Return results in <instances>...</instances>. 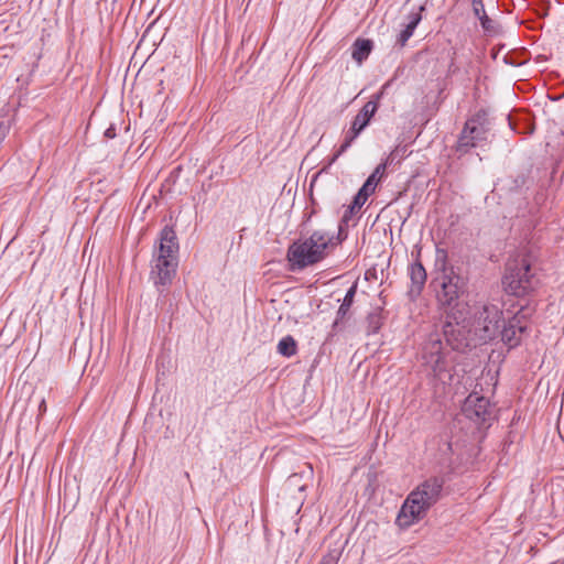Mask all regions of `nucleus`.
Masks as SVG:
<instances>
[{
  "mask_svg": "<svg viewBox=\"0 0 564 564\" xmlns=\"http://www.w3.org/2000/svg\"><path fill=\"white\" fill-rule=\"evenodd\" d=\"M468 311H446L442 333L446 340L444 345L437 334H432L422 348V366L430 376L442 383L452 380L455 365L453 351H464L470 346Z\"/></svg>",
  "mask_w": 564,
  "mask_h": 564,
  "instance_id": "obj_1",
  "label": "nucleus"
},
{
  "mask_svg": "<svg viewBox=\"0 0 564 564\" xmlns=\"http://www.w3.org/2000/svg\"><path fill=\"white\" fill-rule=\"evenodd\" d=\"M341 226L337 236L324 230H315L308 238L292 242L286 252L291 269L293 271L303 270L323 261L329 247L337 246L346 239V235L341 237Z\"/></svg>",
  "mask_w": 564,
  "mask_h": 564,
  "instance_id": "obj_2",
  "label": "nucleus"
},
{
  "mask_svg": "<svg viewBox=\"0 0 564 564\" xmlns=\"http://www.w3.org/2000/svg\"><path fill=\"white\" fill-rule=\"evenodd\" d=\"M444 480L430 477L414 488L404 500L397 517L400 528H409L423 519L427 511L440 500Z\"/></svg>",
  "mask_w": 564,
  "mask_h": 564,
  "instance_id": "obj_3",
  "label": "nucleus"
},
{
  "mask_svg": "<svg viewBox=\"0 0 564 564\" xmlns=\"http://www.w3.org/2000/svg\"><path fill=\"white\" fill-rule=\"evenodd\" d=\"M446 257L444 250H437L436 265H440V272L432 281L436 291V300L444 313L456 308L468 311L467 304L459 301L465 291L464 279L455 272L453 267H447Z\"/></svg>",
  "mask_w": 564,
  "mask_h": 564,
  "instance_id": "obj_4",
  "label": "nucleus"
},
{
  "mask_svg": "<svg viewBox=\"0 0 564 564\" xmlns=\"http://www.w3.org/2000/svg\"><path fill=\"white\" fill-rule=\"evenodd\" d=\"M538 280L527 256H517L506 264L502 285L507 293L523 296L535 288Z\"/></svg>",
  "mask_w": 564,
  "mask_h": 564,
  "instance_id": "obj_5",
  "label": "nucleus"
},
{
  "mask_svg": "<svg viewBox=\"0 0 564 564\" xmlns=\"http://www.w3.org/2000/svg\"><path fill=\"white\" fill-rule=\"evenodd\" d=\"M502 308L492 303H486L476 307L473 316V332L482 343H488L499 336L503 324Z\"/></svg>",
  "mask_w": 564,
  "mask_h": 564,
  "instance_id": "obj_6",
  "label": "nucleus"
},
{
  "mask_svg": "<svg viewBox=\"0 0 564 564\" xmlns=\"http://www.w3.org/2000/svg\"><path fill=\"white\" fill-rule=\"evenodd\" d=\"M462 411L467 419L478 424L486 423L494 417V406L489 400L477 393H471L465 399Z\"/></svg>",
  "mask_w": 564,
  "mask_h": 564,
  "instance_id": "obj_7",
  "label": "nucleus"
},
{
  "mask_svg": "<svg viewBox=\"0 0 564 564\" xmlns=\"http://www.w3.org/2000/svg\"><path fill=\"white\" fill-rule=\"evenodd\" d=\"M523 317L520 311L509 318L508 322L503 319L499 335L502 343L509 348L517 347L521 341V334L527 330V325L522 322Z\"/></svg>",
  "mask_w": 564,
  "mask_h": 564,
  "instance_id": "obj_8",
  "label": "nucleus"
},
{
  "mask_svg": "<svg viewBox=\"0 0 564 564\" xmlns=\"http://www.w3.org/2000/svg\"><path fill=\"white\" fill-rule=\"evenodd\" d=\"M177 267V257H167L159 253L152 273L155 274L154 283L165 286L172 282Z\"/></svg>",
  "mask_w": 564,
  "mask_h": 564,
  "instance_id": "obj_9",
  "label": "nucleus"
},
{
  "mask_svg": "<svg viewBox=\"0 0 564 564\" xmlns=\"http://www.w3.org/2000/svg\"><path fill=\"white\" fill-rule=\"evenodd\" d=\"M386 86L387 85H384L382 89H384ZM382 95L383 90L375 94L370 98V100L367 101L360 109V111L355 116V118L351 121V126L355 128V130H359L361 132L369 124L371 118L378 110L379 100L381 99Z\"/></svg>",
  "mask_w": 564,
  "mask_h": 564,
  "instance_id": "obj_10",
  "label": "nucleus"
},
{
  "mask_svg": "<svg viewBox=\"0 0 564 564\" xmlns=\"http://www.w3.org/2000/svg\"><path fill=\"white\" fill-rule=\"evenodd\" d=\"M466 133H469L474 138V142L478 147H481L487 141L489 134V128L486 123L485 115L477 113L469 118L465 122Z\"/></svg>",
  "mask_w": 564,
  "mask_h": 564,
  "instance_id": "obj_11",
  "label": "nucleus"
},
{
  "mask_svg": "<svg viewBox=\"0 0 564 564\" xmlns=\"http://www.w3.org/2000/svg\"><path fill=\"white\" fill-rule=\"evenodd\" d=\"M408 274L411 280L409 296L414 300L422 293L427 279V274L423 264L419 260L409 265Z\"/></svg>",
  "mask_w": 564,
  "mask_h": 564,
  "instance_id": "obj_12",
  "label": "nucleus"
},
{
  "mask_svg": "<svg viewBox=\"0 0 564 564\" xmlns=\"http://www.w3.org/2000/svg\"><path fill=\"white\" fill-rule=\"evenodd\" d=\"M178 240L176 232L172 226H165L160 232L159 253L167 257H177Z\"/></svg>",
  "mask_w": 564,
  "mask_h": 564,
  "instance_id": "obj_13",
  "label": "nucleus"
},
{
  "mask_svg": "<svg viewBox=\"0 0 564 564\" xmlns=\"http://www.w3.org/2000/svg\"><path fill=\"white\" fill-rule=\"evenodd\" d=\"M373 47V43L368 39H357L351 47V57L359 64L368 58Z\"/></svg>",
  "mask_w": 564,
  "mask_h": 564,
  "instance_id": "obj_14",
  "label": "nucleus"
},
{
  "mask_svg": "<svg viewBox=\"0 0 564 564\" xmlns=\"http://www.w3.org/2000/svg\"><path fill=\"white\" fill-rule=\"evenodd\" d=\"M384 316L381 307H375L366 317V333L367 335L377 334L383 325Z\"/></svg>",
  "mask_w": 564,
  "mask_h": 564,
  "instance_id": "obj_15",
  "label": "nucleus"
},
{
  "mask_svg": "<svg viewBox=\"0 0 564 564\" xmlns=\"http://www.w3.org/2000/svg\"><path fill=\"white\" fill-rule=\"evenodd\" d=\"M357 292V283H354L346 292L345 297L343 299V302L337 311V316L334 322V326H337L340 319L345 318L347 315L350 306L354 303V299Z\"/></svg>",
  "mask_w": 564,
  "mask_h": 564,
  "instance_id": "obj_16",
  "label": "nucleus"
},
{
  "mask_svg": "<svg viewBox=\"0 0 564 564\" xmlns=\"http://www.w3.org/2000/svg\"><path fill=\"white\" fill-rule=\"evenodd\" d=\"M276 351L281 356L290 358L297 352V343L293 336L286 335L279 340Z\"/></svg>",
  "mask_w": 564,
  "mask_h": 564,
  "instance_id": "obj_17",
  "label": "nucleus"
},
{
  "mask_svg": "<svg viewBox=\"0 0 564 564\" xmlns=\"http://www.w3.org/2000/svg\"><path fill=\"white\" fill-rule=\"evenodd\" d=\"M477 147V143L474 142V138L469 133H466V129L464 127L456 143V152L459 155H464L469 153L473 148Z\"/></svg>",
  "mask_w": 564,
  "mask_h": 564,
  "instance_id": "obj_18",
  "label": "nucleus"
},
{
  "mask_svg": "<svg viewBox=\"0 0 564 564\" xmlns=\"http://www.w3.org/2000/svg\"><path fill=\"white\" fill-rule=\"evenodd\" d=\"M509 181V191L511 192H520L523 187L528 185L529 175L528 173L521 172L516 176H510Z\"/></svg>",
  "mask_w": 564,
  "mask_h": 564,
  "instance_id": "obj_19",
  "label": "nucleus"
},
{
  "mask_svg": "<svg viewBox=\"0 0 564 564\" xmlns=\"http://www.w3.org/2000/svg\"><path fill=\"white\" fill-rule=\"evenodd\" d=\"M424 10L425 6H420L416 9L411 10V12L405 17L406 23L404 25L414 32L422 20V12Z\"/></svg>",
  "mask_w": 564,
  "mask_h": 564,
  "instance_id": "obj_20",
  "label": "nucleus"
},
{
  "mask_svg": "<svg viewBox=\"0 0 564 564\" xmlns=\"http://www.w3.org/2000/svg\"><path fill=\"white\" fill-rule=\"evenodd\" d=\"M406 156H408L406 145H398L390 152V154L388 155V158L384 162H388V165H391L394 163V161L401 162Z\"/></svg>",
  "mask_w": 564,
  "mask_h": 564,
  "instance_id": "obj_21",
  "label": "nucleus"
},
{
  "mask_svg": "<svg viewBox=\"0 0 564 564\" xmlns=\"http://www.w3.org/2000/svg\"><path fill=\"white\" fill-rule=\"evenodd\" d=\"M360 133L359 130H355V128L350 126V129L346 132L344 141L339 147V153H345Z\"/></svg>",
  "mask_w": 564,
  "mask_h": 564,
  "instance_id": "obj_22",
  "label": "nucleus"
},
{
  "mask_svg": "<svg viewBox=\"0 0 564 564\" xmlns=\"http://www.w3.org/2000/svg\"><path fill=\"white\" fill-rule=\"evenodd\" d=\"M343 153H339V149L330 156L328 158L327 160V163L313 176V180H312V183H311V186H313L314 182L316 181V178L323 174V173H328L330 166L337 161V159Z\"/></svg>",
  "mask_w": 564,
  "mask_h": 564,
  "instance_id": "obj_23",
  "label": "nucleus"
},
{
  "mask_svg": "<svg viewBox=\"0 0 564 564\" xmlns=\"http://www.w3.org/2000/svg\"><path fill=\"white\" fill-rule=\"evenodd\" d=\"M388 166V162L380 163L375 171L368 176V178H372V182L378 185V183L382 180L386 169Z\"/></svg>",
  "mask_w": 564,
  "mask_h": 564,
  "instance_id": "obj_24",
  "label": "nucleus"
},
{
  "mask_svg": "<svg viewBox=\"0 0 564 564\" xmlns=\"http://www.w3.org/2000/svg\"><path fill=\"white\" fill-rule=\"evenodd\" d=\"M482 29L485 31H494V21L486 14L485 7L482 6V10H480L479 15H476Z\"/></svg>",
  "mask_w": 564,
  "mask_h": 564,
  "instance_id": "obj_25",
  "label": "nucleus"
},
{
  "mask_svg": "<svg viewBox=\"0 0 564 564\" xmlns=\"http://www.w3.org/2000/svg\"><path fill=\"white\" fill-rule=\"evenodd\" d=\"M376 183L372 182V178H367L364 185L359 188V192L362 193V195H367L368 197L375 193L376 191Z\"/></svg>",
  "mask_w": 564,
  "mask_h": 564,
  "instance_id": "obj_26",
  "label": "nucleus"
},
{
  "mask_svg": "<svg viewBox=\"0 0 564 564\" xmlns=\"http://www.w3.org/2000/svg\"><path fill=\"white\" fill-rule=\"evenodd\" d=\"M413 31H411L409 28L404 25V29L400 32L398 36L397 43L400 46H404L409 39L413 35Z\"/></svg>",
  "mask_w": 564,
  "mask_h": 564,
  "instance_id": "obj_27",
  "label": "nucleus"
},
{
  "mask_svg": "<svg viewBox=\"0 0 564 564\" xmlns=\"http://www.w3.org/2000/svg\"><path fill=\"white\" fill-rule=\"evenodd\" d=\"M367 199H368V196L365 194L362 195V193H360L358 191L352 200V208L360 209L364 206V204L367 202Z\"/></svg>",
  "mask_w": 564,
  "mask_h": 564,
  "instance_id": "obj_28",
  "label": "nucleus"
},
{
  "mask_svg": "<svg viewBox=\"0 0 564 564\" xmlns=\"http://www.w3.org/2000/svg\"><path fill=\"white\" fill-rule=\"evenodd\" d=\"M339 553L334 551V552H329L327 555H325L323 558H322V563L321 564H337L338 560H339Z\"/></svg>",
  "mask_w": 564,
  "mask_h": 564,
  "instance_id": "obj_29",
  "label": "nucleus"
},
{
  "mask_svg": "<svg viewBox=\"0 0 564 564\" xmlns=\"http://www.w3.org/2000/svg\"><path fill=\"white\" fill-rule=\"evenodd\" d=\"M104 135L106 139H113L117 135V127L116 123H110V126L105 130Z\"/></svg>",
  "mask_w": 564,
  "mask_h": 564,
  "instance_id": "obj_30",
  "label": "nucleus"
},
{
  "mask_svg": "<svg viewBox=\"0 0 564 564\" xmlns=\"http://www.w3.org/2000/svg\"><path fill=\"white\" fill-rule=\"evenodd\" d=\"M356 210H358L357 208H352V204L348 207V210H346L345 215L343 216L341 220H340V224L338 226V228L341 226V228L344 229V224L347 221L348 219V213L350 214H354ZM347 236V234L343 230V234H341V237L344 236Z\"/></svg>",
  "mask_w": 564,
  "mask_h": 564,
  "instance_id": "obj_31",
  "label": "nucleus"
},
{
  "mask_svg": "<svg viewBox=\"0 0 564 564\" xmlns=\"http://www.w3.org/2000/svg\"><path fill=\"white\" fill-rule=\"evenodd\" d=\"M473 11L475 15H479L480 10H482V0H471Z\"/></svg>",
  "mask_w": 564,
  "mask_h": 564,
  "instance_id": "obj_32",
  "label": "nucleus"
},
{
  "mask_svg": "<svg viewBox=\"0 0 564 564\" xmlns=\"http://www.w3.org/2000/svg\"><path fill=\"white\" fill-rule=\"evenodd\" d=\"M46 412V402L44 399H41L40 403H39V414H37V419L40 416H42L44 413Z\"/></svg>",
  "mask_w": 564,
  "mask_h": 564,
  "instance_id": "obj_33",
  "label": "nucleus"
}]
</instances>
